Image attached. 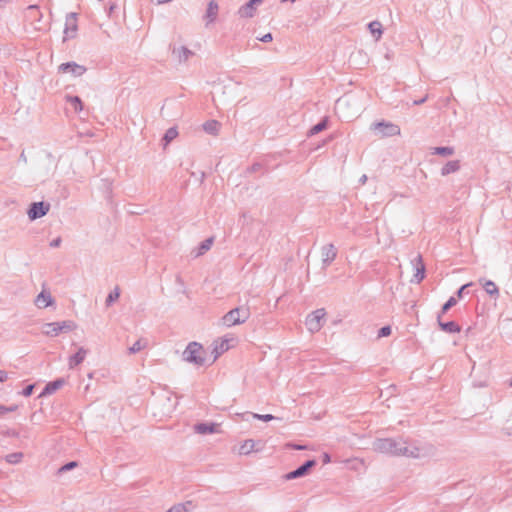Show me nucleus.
<instances>
[{"label": "nucleus", "instance_id": "nucleus-1", "mask_svg": "<svg viewBox=\"0 0 512 512\" xmlns=\"http://www.w3.org/2000/svg\"><path fill=\"white\" fill-rule=\"evenodd\" d=\"M373 450L390 456L421 458L426 455L424 448L403 438H380L372 444Z\"/></svg>", "mask_w": 512, "mask_h": 512}, {"label": "nucleus", "instance_id": "nucleus-2", "mask_svg": "<svg viewBox=\"0 0 512 512\" xmlns=\"http://www.w3.org/2000/svg\"><path fill=\"white\" fill-rule=\"evenodd\" d=\"M250 314L248 306L236 307L222 317V323L227 327L239 325L245 323L249 319Z\"/></svg>", "mask_w": 512, "mask_h": 512}, {"label": "nucleus", "instance_id": "nucleus-3", "mask_svg": "<svg viewBox=\"0 0 512 512\" xmlns=\"http://www.w3.org/2000/svg\"><path fill=\"white\" fill-rule=\"evenodd\" d=\"M204 355L205 351L202 345L197 342H191L183 352V359L187 362L195 364L196 366H202L205 364Z\"/></svg>", "mask_w": 512, "mask_h": 512}, {"label": "nucleus", "instance_id": "nucleus-4", "mask_svg": "<svg viewBox=\"0 0 512 512\" xmlns=\"http://www.w3.org/2000/svg\"><path fill=\"white\" fill-rule=\"evenodd\" d=\"M169 49L171 51L172 59L177 64H185L195 55V53L188 47L177 43L170 44Z\"/></svg>", "mask_w": 512, "mask_h": 512}, {"label": "nucleus", "instance_id": "nucleus-5", "mask_svg": "<svg viewBox=\"0 0 512 512\" xmlns=\"http://www.w3.org/2000/svg\"><path fill=\"white\" fill-rule=\"evenodd\" d=\"M371 129L376 131L381 137H392L400 135V127L392 122L380 121L371 125Z\"/></svg>", "mask_w": 512, "mask_h": 512}, {"label": "nucleus", "instance_id": "nucleus-6", "mask_svg": "<svg viewBox=\"0 0 512 512\" xmlns=\"http://www.w3.org/2000/svg\"><path fill=\"white\" fill-rule=\"evenodd\" d=\"M325 315V309L321 308L313 311L307 316L305 324L311 333L318 332L322 328V320L324 319Z\"/></svg>", "mask_w": 512, "mask_h": 512}, {"label": "nucleus", "instance_id": "nucleus-7", "mask_svg": "<svg viewBox=\"0 0 512 512\" xmlns=\"http://www.w3.org/2000/svg\"><path fill=\"white\" fill-rule=\"evenodd\" d=\"M49 209H50L49 203H45L43 201L33 202L30 205L27 214L31 220H36V219H39V218L45 216L49 212Z\"/></svg>", "mask_w": 512, "mask_h": 512}, {"label": "nucleus", "instance_id": "nucleus-8", "mask_svg": "<svg viewBox=\"0 0 512 512\" xmlns=\"http://www.w3.org/2000/svg\"><path fill=\"white\" fill-rule=\"evenodd\" d=\"M77 32V14L69 13L66 16L65 28H64V38L63 40L71 39L76 36Z\"/></svg>", "mask_w": 512, "mask_h": 512}, {"label": "nucleus", "instance_id": "nucleus-9", "mask_svg": "<svg viewBox=\"0 0 512 512\" xmlns=\"http://www.w3.org/2000/svg\"><path fill=\"white\" fill-rule=\"evenodd\" d=\"M316 465L315 460H307L302 465H300L297 469L287 473L285 475L286 480H292L296 478H300L308 474L309 470Z\"/></svg>", "mask_w": 512, "mask_h": 512}, {"label": "nucleus", "instance_id": "nucleus-10", "mask_svg": "<svg viewBox=\"0 0 512 512\" xmlns=\"http://www.w3.org/2000/svg\"><path fill=\"white\" fill-rule=\"evenodd\" d=\"M58 70H59V72L70 73L71 75H73L75 77H79V76H82L86 72L87 69L85 66L79 65L75 62H66V63H62L58 67Z\"/></svg>", "mask_w": 512, "mask_h": 512}, {"label": "nucleus", "instance_id": "nucleus-11", "mask_svg": "<svg viewBox=\"0 0 512 512\" xmlns=\"http://www.w3.org/2000/svg\"><path fill=\"white\" fill-rule=\"evenodd\" d=\"M263 0H249L246 4L238 9V15L242 18H251L256 11V5L262 3Z\"/></svg>", "mask_w": 512, "mask_h": 512}, {"label": "nucleus", "instance_id": "nucleus-12", "mask_svg": "<svg viewBox=\"0 0 512 512\" xmlns=\"http://www.w3.org/2000/svg\"><path fill=\"white\" fill-rule=\"evenodd\" d=\"M322 262L324 267L329 266L337 256V250L333 244H327L321 250Z\"/></svg>", "mask_w": 512, "mask_h": 512}, {"label": "nucleus", "instance_id": "nucleus-13", "mask_svg": "<svg viewBox=\"0 0 512 512\" xmlns=\"http://www.w3.org/2000/svg\"><path fill=\"white\" fill-rule=\"evenodd\" d=\"M218 3L215 0H211L208 3L206 14L204 16V19L206 20V25H209L210 23H213L218 15Z\"/></svg>", "mask_w": 512, "mask_h": 512}, {"label": "nucleus", "instance_id": "nucleus-14", "mask_svg": "<svg viewBox=\"0 0 512 512\" xmlns=\"http://www.w3.org/2000/svg\"><path fill=\"white\" fill-rule=\"evenodd\" d=\"M414 261L416 262V264H415L416 271H415V274L413 275L411 282L418 284L424 279L425 265L423 264L421 255H418Z\"/></svg>", "mask_w": 512, "mask_h": 512}, {"label": "nucleus", "instance_id": "nucleus-15", "mask_svg": "<svg viewBox=\"0 0 512 512\" xmlns=\"http://www.w3.org/2000/svg\"><path fill=\"white\" fill-rule=\"evenodd\" d=\"M219 424L216 423H198L194 426V430L198 434L206 435L218 432Z\"/></svg>", "mask_w": 512, "mask_h": 512}, {"label": "nucleus", "instance_id": "nucleus-16", "mask_svg": "<svg viewBox=\"0 0 512 512\" xmlns=\"http://www.w3.org/2000/svg\"><path fill=\"white\" fill-rule=\"evenodd\" d=\"M87 354H88V350L83 347H80L74 355L69 357V361H68L69 368L73 369L74 367L81 364L84 361Z\"/></svg>", "mask_w": 512, "mask_h": 512}, {"label": "nucleus", "instance_id": "nucleus-17", "mask_svg": "<svg viewBox=\"0 0 512 512\" xmlns=\"http://www.w3.org/2000/svg\"><path fill=\"white\" fill-rule=\"evenodd\" d=\"M479 283L482 285L485 292L491 297L497 298L499 296V289L492 280L481 278L479 279Z\"/></svg>", "mask_w": 512, "mask_h": 512}, {"label": "nucleus", "instance_id": "nucleus-18", "mask_svg": "<svg viewBox=\"0 0 512 512\" xmlns=\"http://www.w3.org/2000/svg\"><path fill=\"white\" fill-rule=\"evenodd\" d=\"M53 304L51 294L45 290L39 293L35 299V305L38 308H46Z\"/></svg>", "mask_w": 512, "mask_h": 512}, {"label": "nucleus", "instance_id": "nucleus-19", "mask_svg": "<svg viewBox=\"0 0 512 512\" xmlns=\"http://www.w3.org/2000/svg\"><path fill=\"white\" fill-rule=\"evenodd\" d=\"M438 324H439L441 330H443L444 332H447V333H458L461 330L460 326L454 321L442 322L441 314L438 315Z\"/></svg>", "mask_w": 512, "mask_h": 512}, {"label": "nucleus", "instance_id": "nucleus-20", "mask_svg": "<svg viewBox=\"0 0 512 512\" xmlns=\"http://www.w3.org/2000/svg\"><path fill=\"white\" fill-rule=\"evenodd\" d=\"M460 169V161L459 160H451L448 161L441 169V175L447 176L449 174L458 172Z\"/></svg>", "mask_w": 512, "mask_h": 512}, {"label": "nucleus", "instance_id": "nucleus-21", "mask_svg": "<svg viewBox=\"0 0 512 512\" xmlns=\"http://www.w3.org/2000/svg\"><path fill=\"white\" fill-rule=\"evenodd\" d=\"M64 384V380L63 379H57L55 381H52V382H49L43 392L41 393V395H48V394H52L54 393L55 391H57L59 388H61Z\"/></svg>", "mask_w": 512, "mask_h": 512}, {"label": "nucleus", "instance_id": "nucleus-22", "mask_svg": "<svg viewBox=\"0 0 512 512\" xmlns=\"http://www.w3.org/2000/svg\"><path fill=\"white\" fill-rule=\"evenodd\" d=\"M220 124L216 120H210L203 124V129L210 135H217L219 132Z\"/></svg>", "mask_w": 512, "mask_h": 512}, {"label": "nucleus", "instance_id": "nucleus-23", "mask_svg": "<svg viewBox=\"0 0 512 512\" xmlns=\"http://www.w3.org/2000/svg\"><path fill=\"white\" fill-rule=\"evenodd\" d=\"M45 328L46 329H45L44 333L51 337L57 336L61 332L59 322L47 323L45 325Z\"/></svg>", "mask_w": 512, "mask_h": 512}, {"label": "nucleus", "instance_id": "nucleus-24", "mask_svg": "<svg viewBox=\"0 0 512 512\" xmlns=\"http://www.w3.org/2000/svg\"><path fill=\"white\" fill-rule=\"evenodd\" d=\"M256 442L253 439H247L239 448V453L247 455L255 449Z\"/></svg>", "mask_w": 512, "mask_h": 512}, {"label": "nucleus", "instance_id": "nucleus-25", "mask_svg": "<svg viewBox=\"0 0 512 512\" xmlns=\"http://www.w3.org/2000/svg\"><path fill=\"white\" fill-rule=\"evenodd\" d=\"M370 32L373 36L376 37V40L380 39L382 35V25L379 21H372L368 25Z\"/></svg>", "mask_w": 512, "mask_h": 512}, {"label": "nucleus", "instance_id": "nucleus-26", "mask_svg": "<svg viewBox=\"0 0 512 512\" xmlns=\"http://www.w3.org/2000/svg\"><path fill=\"white\" fill-rule=\"evenodd\" d=\"M178 136V131L175 127L169 128L164 136L162 141H164V145H168L171 141H173Z\"/></svg>", "mask_w": 512, "mask_h": 512}, {"label": "nucleus", "instance_id": "nucleus-27", "mask_svg": "<svg viewBox=\"0 0 512 512\" xmlns=\"http://www.w3.org/2000/svg\"><path fill=\"white\" fill-rule=\"evenodd\" d=\"M213 238H207L204 241H202L198 247L197 256L203 255L205 252L210 250L212 244H213Z\"/></svg>", "mask_w": 512, "mask_h": 512}, {"label": "nucleus", "instance_id": "nucleus-28", "mask_svg": "<svg viewBox=\"0 0 512 512\" xmlns=\"http://www.w3.org/2000/svg\"><path fill=\"white\" fill-rule=\"evenodd\" d=\"M327 125H328V119L324 118L310 129L309 134L316 135V134L320 133L321 131L325 130L327 128Z\"/></svg>", "mask_w": 512, "mask_h": 512}, {"label": "nucleus", "instance_id": "nucleus-29", "mask_svg": "<svg viewBox=\"0 0 512 512\" xmlns=\"http://www.w3.org/2000/svg\"><path fill=\"white\" fill-rule=\"evenodd\" d=\"M432 154L441 155V156H451L454 154V148L445 146V147H435Z\"/></svg>", "mask_w": 512, "mask_h": 512}, {"label": "nucleus", "instance_id": "nucleus-30", "mask_svg": "<svg viewBox=\"0 0 512 512\" xmlns=\"http://www.w3.org/2000/svg\"><path fill=\"white\" fill-rule=\"evenodd\" d=\"M119 297H120V289H119V287H115L114 290H112L106 298V301H105L106 306L112 305V303L117 301L119 299Z\"/></svg>", "mask_w": 512, "mask_h": 512}, {"label": "nucleus", "instance_id": "nucleus-31", "mask_svg": "<svg viewBox=\"0 0 512 512\" xmlns=\"http://www.w3.org/2000/svg\"><path fill=\"white\" fill-rule=\"evenodd\" d=\"M245 415L251 416L254 419L262 420V421H265V422H268V421H271V420L275 419V417L273 415H271V414L245 413L243 415V419L244 420H248V418H244Z\"/></svg>", "mask_w": 512, "mask_h": 512}, {"label": "nucleus", "instance_id": "nucleus-32", "mask_svg": "<svg viewBox=\"0 0 512 512\" xmlns=\"http://www.w3.org/2000/svg\"><path fill=\"white\" fill-rule=\"evenodd\" d=\"M229 348V344L227 340H223L220 342L219 345H217L214 349L215 356L213 361H215L223 352L227 351Z\"/></svg>", "mask_w": 512, "mask_h": 512}, {"label": "nucleus", "instance_id": "nucleus-33", "mask_svg": "<svg viewBox=\"0 0 512 512\" xmlns=\"http://www.w3.org/2000/svg\"><path fill=\"white\" fill-rule=\"evenodd\" d=\"M67 99L73 105L76 112H80L83 109V103L78 96H69Z\"/></svg>", "mask_w": 512, "mask_h": 512}, {"label": "nucleus", "instance_id": "nucleus-34", "mask_svg": "<svg viewBox=\"0 0 512 512\" xmlns=\"http://www.w3.org/2000/svg\"><path fill=\"white\" fill-rule=\"evenodd\" d=\"M22 458H23L22 452H15V453L8 454L6 456V461L10 464H17L22 460Z\"/></svg>", "mask_w": 512, "mask_h": 512}, {"label": "nucleus", "instance_id": "nucleus-35", "mask_svg": "<svg viewBox=\"0 0 512 512\" xmlns=\"http://www.w3.org/2000/svg\"><path fill=\"white\" fill-rule=\"evenodd\" d=\"M59 325H60V328H61V332L72 331V330H74L76 328L75 322H73L71 320H66V321L59 322Z\"/></svg>", "mask_w": 512, "mask_h": 512}, {"label": "nucleus", "instance_id": "nucleus-36", "mask_svg": "<svg viewBox=\"0 0 512 512\" xmlns=\"http://www.w3.org/2000/svg\"><path fill=\"white\" fill-rule=\"evenodd\" d=\"M145 346H146V342L139 339L129 348V353L135 354V353L141 351L142 349H144Z\"/></svg>", "mask_w": 512, "mask_h": 512}, {"label": "nucleus", "instance_id": "nucleus-37", "mask_svg": "<svg viewBox=\"0 0 512 512\" xmlns=\"http://www.w3.org/2000/svg\"><path fill=\"white\" fill-rule=\"evenodd\" d=\"M457 304V299L455 297H450L446 303L442 306L441 314L446 313L449 309Z\"/></svg>", "mask_w": 512, "mask_h": 512}, {"label": "nucleus", "instance_id": "nucleus-38", "mask_svg": "<svg viewBox=\"0 0 512 512\" xmlns=\"http://www.w3.org/2000/svg\"><path fill=\"white\" fill-rule=\"evenodd\" d=\"M77 466H78V463L76 461L68 462V463H66L65 465L61 466L58 469V473L62 474L64 472H67V471H70V470L74 469Z\"/></svg>", "mask_w": 512, "mask_h": 512}, {"label": "nucleus", "instance_id": "nucleus-39", "mask_svg": "<svg viewBox=\"0 0 512 512\" xmlns=\"http://www.w3.org/2000/svg\"><path fill=\"white\" fill-rule=\"evenodd\" d=\"M17 408H18L17 405H12V406H9V407L4 406V405H0V416H3V415H5L8 412H14Z\"/></svg>", "mask_w": 512, "mask_h": 512}, {"label": "nucleus", "instance_id": "nucleus-40", "mask_svg": "<svg viewBox=\"0 0 512 512\" xmlns=\"http://www.w3.org/2000/svg\"><path fill=\"white\" fill-rule=\"evenodd\" d=\"M390 334H391V327L390 326H384V327L380 328V330L378 331V337L379 338L387 337Z\"/></svg>", "mask_w": 512, "mask_h": 512}, {"label": "nucleus", "instance_id": "nucleus-41", "mask_svg": "<svg viewBox=\"0 0 512 512\" xmlns=\"http://www.w3.org/2000/svg\"><path fill=\"white\" fill-rule=\"evenodd\" d=\"M185 504H177L171 507L167 512H186Z\"/></svg>", "mask_w": 512, "mask_h": 512}, {"label": "nucleus", "instance_id": "nucleus-42", "mask_svg": "<svg viewBox=\"0 0 512 512\" xmlns=\"http://www.w3.org/2000/svg\"><path fill=\"white\" fill-rule=\"evenodd\" d=\"M2 435L6 436V437H14V438L19 437V433L15 429H6L5 431H2Z\"/></svg>", "mask_w": 512, "mask_h": 512}, {"label": "nucleus", "instance_id": "nucleus-43", "mask_svg": "<svg viewBox=\"0 0 512 512\" xmlns=\"http://www.w3.org/2000/svg\"><path fill=\"white\" fill-rule=\"evenodd\" d=\"M348 104V100L346 98H340L336 102V109L341 111L344 107H346Z\"/></svg>", "mask_w": 512, "mask_h": 512}, {"label": "nucleus", "instance_id": "nucleus-44", "mask_svg": "<svg viewBox=\"0 0 512 512\" xmlns=\"http://www.w3.org/2000/svg\"><path fill=\"white\" fill-rule=\"evenodd\" d=\"M34 387H35V385H34V384H30V385L26 386V387L22 390L21 394H22L23 396H25V397L30 396V395L33 393Z\"/></svg>", "mask_w": 512, "mask_h": 512}, {"label": "nucleus", "instance_id": "nucleus-45", "mask_svg": "<svg viewBox=\"0 0 512 512\" xmlns=\"http://www.w3.org/2000/svg\"><path fill=\"white\" fill-rule=\"evenodd\" d=\"M471 285H472V283H467V284L462 285V286L458 289V291H457V293H456L457 297H458V298H462V297H463V293H464L465 289H466V288H468V287H469V286H471Z\"/></svg>", "mask_w": 512, "mask_h": 512}, {"label": "nucleus", "instance_id": "nucleus-46", "mask_svg": "<svg viewBox=\"0 0 512 512\" xmlns=\"http://www.w3.org/2000/svg\"><path fill=\"white\" fill-rule=\"evenodd\" d=\"M259 40L262 42L268 43L273 40V36L271 33H267V34L263 35L261 38H259Z\"/></svg>", "mask_w": 512, "mask_h": 512}, {"label": "nucleus", "instance_id": "nucleus-47", "mask_svg": "<svg viewBox=\"0 0 512 512\" xmlns=\"http://www.w3.org/2000/svg\"><path fill=\"white\" fill-rule=\"evenodd\" d=\"M61 242H62L61 238L57 237L56 239L51 241L50 246L53 248L59 247Z\"/></svg>", "mask_w": 512, "mask_h": 512}, {"label": "nucleus", "instance_id": "nucleus-48", "mask_svg": "<svg viewBox=\"0 0 512 512\" xmlns=\"http://www.w3.org/2000/svg\"><path fill=\"white\" fill-rule=\"evenodd\" d=\"M8 380V373L4 370H0V382H5Z\"/></svg>", "mask_w": 512, "mask_h": 512}, {"label": "nucleus", "instance_id": "nucleus-49", "mask_svg": "<svg viewBox=\"0 0 512 512\" xmlns=\"http://www.w3.org/2000/svg\"><path fill=\"white\" fill-rule=\"evenodd\" d=\"M427 99H428V95H425V96H424L423 98H421V99L414 100V101H413V105H421V104L425 103Z\"/></svg>", "mask_w": 512, "mask_h": 512}, {"label": "nucleus", "instance_id": "nucleus-50", "mask_svg": "<svg viewBox=\"0 0 512 512\" xmlns=\"http://www.w3.org/2000/svg\"><path fill=\"white\" fill-rule=\"evenodd\" d=\"M261 169V164L260 163H255L253 164L250 168H249V171L250 172H257Z\"/></svg>", "mask_w": 512, "mask_h": 512}, {"label": "nucleus", "instance_id": "nucleus-51", "mask_svg": "<svg viewBox=\"0 0 512 512\" xmlns=\"http://www.w3.org/2000/svg\"><path fill=\"white\" fill-rule=\"evenodd\" d=\"M287 446L290 447V448L296 449V450H304V449H306L305 446L298 445V444H292V443H289Z\"/></svg>", "mask_w": 512, "mask_h": 512}, {"label": "nucleus", "instance_id": "nucleus-52", "mask_svg": "<svg viewBox=\"0 0 512 512\" xmlns=\"http://www.w3.org/2000/svg\"><path fill=\"white\" fill-rule=\"evenodd\" d=\"M28 10L30 11V13H39L38 11V7L36 5H31L28 7Z\"/></svg>", "mask_w": 512, "mask_h": 512}, {"label": "nucleus", "instance_id": "nucleus-53", "mask_svg": "<svg viewBox=\"0 0 512 512\" xmlns=\"http://www.w3.org/2000/svg\"><path fill=\"white\" fill-rule=\"evenodd\" d=\"M366 181H367V176H366V175H362V176H361V178L359 179V182H360L361 184H365V183H366Z\"/></svg>", "mask_w": 512, "mask_h": 512}, {"label": "nucleus", "instance_id": "nucleus-54", "mask_svg": "<svg viewBox=\"0 0 512 512\" xmlns=\"http://www.w3.org/2000/svg\"><path fill=\"white\" fill-rule=\"evenodd\" d=\"M323 461L324 463L330 462V456L327 453L324 454Z\"/></svg>", "mask_w": 512, "mask_h": 512}, {"label": "nucleus", "instance_id": "nucleus-55", "mask_svg": "<svg viewBox=\"0 0 512 512\" xmlns=\"http://www.w3.org/2000/svg\"><path fill=\"white\" fill-rule=\"evenodd\" d=\"M20 159H21V160H23L24 162H26V161H27V159H26V156H25L24 152H22V153H21V155H20Z\"/></svg>", "mask_w": 512, "mask_h": 512}, {"label": "nucleus", "instance_id": "nucleus-56", "mask_svg": "<svg viewBox=\"0 0 512 512\" xmlns=\"http://www.w3.org/2000/svg\"><path fill=\"white\" fill-rule=\"evenodd\" d=\"M509 386L512 387V378L508 382Z\"/></svg>", "mask_w": 512, "mask_h": 512}, {"label": "nucleus", "instance_id": "nucleus-57", "mask_svg": "<svg viewBox=\"0 0 512 512\" xmlns=\"http://www.w3.org/2000/svg\"><path fill=\"white\" fill-rule=\"evenodd\" d=\"M0 2H8V0H0Z\"/></svg>", "mask_w": 512, "mask_h": 512}]
</instances>
